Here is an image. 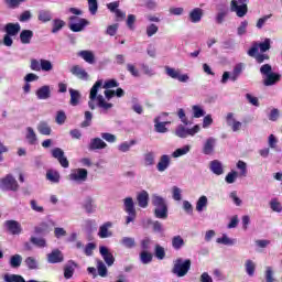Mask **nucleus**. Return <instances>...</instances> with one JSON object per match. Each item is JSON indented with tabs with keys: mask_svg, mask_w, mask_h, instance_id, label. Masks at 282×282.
<instances>
[{
	"mask_svg": "<svg viewBox=\"0 0 282 282\" xmlns=\"http://www.w3.org/2000/svg\"><path fill=\"white\" fill-rule=\"evenodd\" d=\"M102 87V79L97 80L90 89L88 107L94 111L96 109V104L99 109L104 111H109L113 107V104L107 102L102 95H98V89Z\"/></svg>",
	"mask_w": 282,
	"mask_h": 282,
	"instance_id": "obj_1",
	"label": "nucleus"
},
{
	"mask_svg": "<svg viewBox=\"0 0 282 282\" xmlns=\"http://www.w3.org/2000/svg\"><path fill=\"white\" fill-rule=\"evenodd\" d=\"M260 74L264 77L262 80L264 87H273V85L281 83V74L272 72V65L270 64L262 65Z\"/></svg>",
	"mask_w": 282,
	"mask_h": 282,
	"instance_id": "obj_2",
	"label": "nucleus"
},
{
	"mask_svg": "<svg viewBox=\"0 0 282 282\" xmlns=\"http://www.w3.org/2000/svg\"><path fill=\"white\" fill-rule=\"evenodd\" d=\"M152 205L154 206V217L156 219H169V205L166 199L159 195L152 196Z\"/></svg>",
	"mask_w": 282,
	"mask_h": 282,
	"instance_id": "obj_3",
	"label": "nucleus"
},
{
	"mask_svg": "<svg viewBox=\"0 0 282 282\" xmlns=\"http://www.w3.org/2000/svg\"><path fill=\"white\" fill-rule=\"evenodd\" d=\"M191 259H182L177 258L173 261V268H172V274L177 276L178 279H182L183 276H186L188 272L191 271Z\"/></svg>",
	"mask_w": 282,
	"mask_h": 282,
	"instance_id": "obj_4",
	"label": "nucleus"
},
{
	"mask_svg": "<svg viewBox=\"0 0 282 282\" xmlns=\"http://www.w3.org/2000/svg\"><path fill=\"white\" fill-rule=\"evenodd\" d=\"M1 191H11L17 193L19 191V182L12 174H7L4 177L0 178Z\"/></svg>",
	"mask_w": 282,
	"mask_h": 282,
	"instance_id": "obj_5",
	"label": "nucleus"
},
{
	"mask_svg": "<svg viewBox=\"0 0 282 282\" xmlns=\"http://www.w3.org/2000/svg\"><path fill=\"white\" fill-rule=\"evenodd\" d=\"M230 11L235 12L239 19L248 14V0H231Z\"/></svg>",
	"mask_w": 282,
	"mask_h": 282,
	"instance_id": "obj_6",
	"label": "nucleus"
},
{
	"mask_svg": "<svg viewBox=\"0 0 282 282\" xmlns=\"http://www.w3.org/2000/svg\"><path fill=\"white\" fill-rule=\"evenodd\" d=\"M69 24L68 28L72 32H83L85 28H87V24L89 21L83 18H78L77 15H73L69 18Z\"/></svg>",
	"mask_w": 282,
	"mask_h": 282,
	"instance_id": "obj_7",
	"label": "nucleus"
},
{
	"mask_svg": "<svg viewBox=\"0 0 282 282\" xmlns=\"http://www.w3.org/2000/svg\"><path fill=\"white\" fill-rule=\"evenodd\" d=\"M199 131H202L199 124H196L193 128H186L183 124H180L175 130V135L182 139L186 138L187 135H191L193 138V135L199 133Z\"/></svg>",
	"mask_w": 282,
	"mask_h": 282,
	"instance_id": "obj_8",
	"label": "nucleus"
},
{
	"mask_svg": "<svg viewBox=\"0 0 282 282\" xmlns=\"http://www.w3.org/2000/svg\"><path fill=\"white\" fill-rule=\"evenodd\" d=\"M270 43V39H265L262 43L254 42L251 48L247 52L248 56H254V54H259V50L262 54L268 52L272 47Z\"/></svg>",
	"mask_w": 282,
	"mask_h": 282,
	"instance_id": "obj_9",
	"label": "nucleus"
},
{
	"mask_svg": "<svg viewBox=\"0 0 282 282\" xmlns=\"http://www.w3.org/2000/svg\"><path fill=\"white\" fill-rule=\"evenodd\" d=\"M124 210L128 214L126 224H131L135 220V205L132 197H127L123 200Z\"/></svg>",
	"mask_w": 282,
	"mask_h": 282,
	"instance_id": "obj_10",
	"label": "nucleus"
},
{
	"mask_svg": "<svg viewBox=\"0 0 282 282\" xmlns=\"http://www.w3.org/2000/svg\"><path fill=\"white\" fill-rule=\"evenodd\" d=\"M165 74L170 76V78L178 80V83H188V80H191L188 74H182L180 69H175L170 66H165Z\"/></svg>",
	"mask_w": 282,
	"mask_h": 282,
	"instance_id": "obj_11",
	"label": "nucleus"
},
{
	"mask_svg": "<svg viewBox=\"0 0 282 282\" xmlns=\"http://www.w3.org/2000/svg\"><path fill=\"white\" fill-rule=\"evenodd\" d=\"M241 72H243V64H237L235 67H234V70L230 75L229 72H225L223 74V78L220 80V83L223 85H226L228 83V79L230 78V80H237V78H239V76H241Z\"/></svg>",
	"mask_w": 282,
	"mask_h": 282,
	"instance_id": "obj_12",
	"label": "nucleus"
},
{
	"mask_svg": "<svg viewBox=\"0 0 282 282\" xmlns=\"http://www.w3.org/2000/svg\"><path fill=\"white\" fill-rule=\"evenodd\" d=\"M88 175L89 172H87V170L77 169L69 174L68 180H70V182H76V184H83L87 182Z\"/></svg>",
	"mask_w": 282,
	"mask_h": 282,
	"instance_id": "obj_13",
	"label": "nucleus"
},
{
	"mask_svg": "<svg viewBox=\"0 0 282 282\" xmlns=\"http://www.w3.org/2000/svg\"><path fill=\"white\" fill-rule=\"evenodd\" d=\"M52 156L57 160L63 166V169H69V161L67 160V156H65V152L61 148H55L52 150Z\"/></svg>",
	"mask_w": 282,
	"mask_h": 282,
	"instance_id": "obj_14",
	"label": "nucleus"
},
{
	"mask_svg": "<svg viewBox=\"0 0 282 282\" xmlns=\"http://www.w3.org/2000/svg\"><path fill=\"white\" fill-rule=\"evenodd\" d=\"M3 226L9 235H21V232H23L20 221L7 220Z\"/></svg>",
	"mask_w": 282,
	"mask_h": 282,
	"instance_id": "obj_15",
	"label": "nucleus"
},
{
	"mask_svg": "<svg viewBox=\"0 0 282 282\" xmlns=\"http://www.w3.org/2000/svg\"><path fill=\"white\" fill-rule=\"evenodd\" d=\"M99 253L101 254L105 263L111 268L116 262V258H113V253L109 251V248L105 246L99 247Z\"/></svg>",
	"mask_w": 282,
	"mask_h": 282,
	"instance_id": "obj_16",
	"label": "nucleus"
},
{
	"mask_svg": "<svg viewBox=\"0 0 282 282\" xmlns=\"http://www.w3.org/2000/svg\"><path fill=\"white\" fill-rule=\"evenodd\" d=\"M217 145V139L210 137L205 140L203 144V153L204 155H213L215 153V147Z\"/></svg>",
	"mask_w": 282,
	"mask_h": 282,
	"instance_id": "obj_17",
	"label": "nucleus"
},
{
	"mask_svg": "<svg viewBox=\"0 0 282 282\" xmlns=\"http://www.w3.org/2000/svg\"><path fill=\"white\" fill-rule=\"evenodd\" d=\"M47 263H63L65 261V256L58 249L53 250L47 254Z\"/></svg>",
	"mask_w": 282,
	"mask_h": 282,
	"instance_id": "obj_18",
	"label": "nucleus"
},
{
	"mask_svg": "<svg viewBox=\"0 0 282 282\" xmlns=\"http://www.w3.org/2000/svg\"><path fill=\"white\" fill-rule=\"evenodd\" d=\"M70 74H73V76H76V78H79V80H89V74L87 73V70H85V68L80 67L79 65H74L70 68Z\"/></svg>",
	"mask_w": 282,
	"mask_h": 282,
	"instance_id": "obj_19",
	"label": "nucleus"
},
{
	"mask_svg": "<svg viewBox=\"0 0 282 282\" xmlns=\"http://www.w3.org/2000/svg\"><path fill=\"white\" fill-rule=\"evenodd\" d=\"M76 268H78V263H76L74 260H69L64 265V278L72 279V276H74V272H76Z\"/></svg>",
	"mask_w": 282,
	"mask_h": 282,
	"instance_id": "obj_20",
	"label": "nucleus"
},
{
	"mask_svg": "<svg viewBox=\"0 0 282 282\" xmlns=\"http://www.w3.org/2000/svg\"><path fill=\"white\" fill-rule=\"evenodd\" d=\"M35 95L39 100H47L48 98H52V89L50 86L44 85L36 90Z\"/></svg>",
	"mask_w": 282,
	"mask_h": 282,
	"instance_id": "obj_21",
	"label": "nucleus"
},
{
	"mask_svg": "<svg viewBox=\"0 0 282 282\" xmlns=\"http://www.w3.org/2000/svg\"><path fill=\"white\" fill-rule=\"evenodd\" d=\"M89 151H98L102 149H107V143L100 138H94L90 140L88 144Z\"/></svg>",
	"mask_w": 282,
	"mask_h": 282,
	"instance_id": "obj_22",
	"label": "nucleus"
},
{
	"mask_svg": "<svg viewBox=\"0 0 282 282\" xmlns=\"http://www.w3.org/2000/svg\"><path fill=\"white\" fill-rule=\"evenodd\" d=\"M113 224L111 221H107L104 225L99 227L98 237L100 239H108V237H112L113 232L109 231V228H111Z\"/></svg>",
	"mask_w": 282,
	"mask_h": 282,
	"instance_id": "obj_23",
	"label": "nucleus"
},
{
	"mask_svg": "<svg viewBox=\"0 0 282 282\" xmlns=\"http://www.w3.org/2000/svg\"><path fill=\"white\" fill-rule=\"evenodd\" d=\"M169 166H171V156H169L167 154H163L160 158L159 163L156 164V169L159 173H164V171H166Z\"/></svg>",
	"mask_w": 282,
	"mask_h": 282,
	"instance_id": "obj_24",
	"label": "nucleus"
},
{
	"mask_svg": "<svg viewBox=\"0 0 282 282\" xmlns=\"http://www.w3.org/2000/svg\"><path fill=\"white\" fill-rule=\"evenodd\" d=\"M4 32L9 36H17L21 32V24L17 23H7L4 26Z\"/></svg>",
	"mask_w": 282,
	"mask_h": 282,
	"instance_id": "obj_25",
	"label": "nucleus"
},
{
	"mask_svg": "<svg viewBox=\"0 0 282 282\" xmlns=\"http://www.w3.org/2000/svg\"><path fill=\"white\" fill-rule=\"evenodd\" d=\"M34 37V32L32 30H22L20 33V41L22 45H30L32 39Z\"/></svg>",
	"mask_w": 282,
	"mask_h": 282,
	"instance_id": "obj_26",
	"label": "nucleus"
},
{
	"mask_svg": "<svg viewBox=\"0 0 282 282\" xmlns=\"http://www.w3.org/2000/svg\"><path fill=\"white\" fill-rule=\"evenodd\" d=\"M209 169L214 175H224V164H221L219 160L212 161Z\"/></svg>",
	"mask_w": 282,
	"mask_h": 282,
	"instance_id": "obj_27",
	"label": "nucleus"
},
{
	"mask_svg": "<svg viewBox=\"0 0 282 282\" xmlns=\"http://www.w3.org/2000/svg\"><path fill=\"white\" fill-rule=\"evenodd\" d=\"M161 117H156L154 119V130L156 131V133H166V131H169V129L166 128V124H171V122L165 121L162 122L160 121Z\"/></svg>",
	"mask_w": 282,
	"mask_h": 282,
	"instance_id": "obj_28",
	"label": "nucleus"
},
{
	"mask_svg": "<svg viewBox=\"0 0 282 282\" xmlns=\"http://www.w3.org/2000/svg\"><path fill=\"white\" fill-rule=\"evenodd\" d=\"M69 94H70V100H69V105L72 107H78V105H80V91L69 88Z\"/></svg>",
	"mask_w": 282,
	"mask_h": 282,
	"instance_id": "obj_29",
	"label": "nucleus"
},
{
	"mask_svg": "<svg viewBox=\"0 0 282 282\" xmlns=\"http://www.w3.org/2000/svg\"><path fill=\"white\" fill-rule=\"evenodd\" d=\"M202 17H204V10L199 8H195L189 12V21H192V23H199Z\"/></svg>",
	"mask_w": 282,
	"mask_h": 282,
	"instance_id": "obj_30",
	"label": "nucleus"
},
{
	"mask_svg": "<svg viewBox=\"0 0 282 282\" xmlns=\"http://www.w3.org/2000/svg\"><path fill=\"white\" fill-rule=\"evenodd\" d=\"M137 200L140 208H147V206H149V193L147 191H142L138 194Z\"/></svg>",
	"mask_w": 282,
	"mask_h": 282,
	"instance_id": "obj_31",
	"label": "nucleus"
},
{
	"mask_svg": "<svg viewBox=\"0 0 282 282\" xmlns=\"http://www.w3.org/2000/svg\"><path fill=\"white\" fill-rule=\"evenodd\" d=\"M78 56H80L86 63H89V65H94V63H96V56L91 51H80Z\"/></svg>",
	"mask_w": 282,
	"mask_h": 282,
	"instance_id": "obj_32",
	"label": "nucleus"
},
{
	"mask_svg": "<svg viewBox=\"0 0 282 282\" xmlns=\"http://www.w3.org/2000/svg\"><path fill=\"white\" fill-rule=\"evenodd\" d=\"M37 131L41 135H52V127H50L47 121H40L37 124Z\"/></svg>",
	"mask_w": 282,
	"mask_h": 282,
	"instance_id": "obj_33",
	"label": "nucleus"
},
{
	"mask_svg": "<svg viewBox=\"0 0 282 282\" xmlns=\"http://www.w3.org/2000/svg\"><path fill=\"white\" fill-rule=\"evenodd\" d=\"M83 208L88 215L96 213V205H94V198L87 197L83 203Z\"/></svg>",
	"mask_w": 282,
	"mask_h": 282,
	"instance_id": "obj_34",
	"label": "nucleus"
},
{
	"mask_svg": "<svg viewBox=\"0 0 282 282\" xmlns=\"http://www.w3.org/2000/svg\"><path fill=\"white\" fill-rule=\"evenodd\" d=\"M37 20L41 21V23H50V21H52V11L40 10L37 13Z\"/></svg>",
	"mask_w": 282,
	"mask_h": 282,
	"instance_id": "obj_35",
	"label": "nucleus"
},
{
	"mask_svg": "<svg viewBox=\"0 0 282 282\" xmlns=\"http://www.w3.org/2000/svg\"><path fill=\"white\" fill-rule=\"evenodd\" d=\"M134 144H138V141L130 140L129 142H122L118 145V151H120V153H129Z\"/></svg>",
	"mask_w": 282,
	"mask_h": 282,
	"instance_id": "obj_36",
	"label": "nucleus"
},
{
	"mask_svg": "<svg viewBox=\"0 0 282 282\" xmlns=\"http://www.w3.org/2000/svg\"><path fill=\"white\" fill-rule=\"evenodd\" d=\"M144 166H153L155 164V152L147 151L143 154Z\"/></svg>",
	"mask_w": 282,
	"mask_h": 282,
	"instance_id": "obj_37",
	"label": "nucleus"
},
{
	"mask_svg": "<svg viewBox=\"0 0 282 282\" xmlns=\"http://www.w3.org/2000/svg\"><path fill=\"white\" fill-rule=\"evenodd\" d=\"M46 180L53 184H58L61 182V174L54 170H48L46 172Z\"/></svg>",
	"mask_w": 282,
	"mask_h": 282,
	"instance_id": "obj_38",
	"label": "nucleus"
},
{
	"mask_svg": "<svg viewBox=\"0 0 282 282\" xmlns=\"http://www.w3.org/2000/svg\"><path fill=\"white\" fill-rule=\"evenodd\" d=\"M139 259H140L141 263H143V265H149V263H151V261H153V253H151L149 251H141L139 254Z\"/></svg>",
	"mask_w": 282,
	"mask_h": 282,
	"instance_id": "obj_39",
	"label": "nucleus"
},
{
	"mask_svg": "<svg viewBox=\"0 0 282 282\" xmlns=\"http://www.w3.org/2000/svg\"><path fill=\"white\" fill-rule=\"evenodd\" d=\"M24 264L26 265L28 270H39V260H36L34 257L25 258Z\"/></svg>",
	"mask_w": 282,
	"mask_h": 282,
	"instance_id": "obj_40",
	"label": "nucleus"
},
{
	"mask_svg": "<svg viewBox=\"0 0 282 282\" xmlns=\"http://www.w3.org/2000/svg\"><path fill=\"white\" fill-rule=\"evenodd\" d=\"M3 281L4 282H25V278H23L22 275H19V274L6 273L3 275Z\"/></svg>",
	"mask_w": 282,
	"mask_h": 282,
	"instance_id": "obj_41",
	"label": "nucleus"
},
{
	"mask_svg": "<svg viewBox=\"0 0 282 282\" xmlns=\"http://www.w3.org/2000/svg\"><path fill=\"white\" fill-rule=\"evenodd\" d=\"M184 238H182V236H174L172 238V248H174V250H182V248H184Z\"/></svg>",
	"mask_w": 282,
	"mask_h": 282,
	"instance_id": "obj_42",
	"label": "nucleus"
},
{
	"mask_svg": "<svg viewBox=\"0 0 282 282\" xmlns=\"http://www.w3.org/2000/svg\"><path fill=\"white\" fill-rule=\"evenodd\" d=\"M245 269L248 276H254V270H257V263H254V261L252 260H246Z\"/></svg>",
	"mask_w": 282,
	"mask_h": 282,
	"instance_id": "obj_43",
	"label": "nucleus"
},
{
	"mask_svg": "<svg viewBox=\"0 0 282 282\" xmlns=\"http://www.w3.org/2000/svg\"><path fill=\"white\" fill-rule=\"evenodd\" d=\"M35 235H47L50 232V225L47 223H41L34 228Z\"/></svg>",
	"mask_w": 282,
	"mask_h": 282,
	"instance_id": "obj_44",
	"label": "nucleus"
},
{
	"mask_svg": "<svg viewBox=\"0 0 282 282\" xmlns=\"http://www.w3.org/2000/svg\"><path fill=\"white\" fill-rule=\"evenodd\" d=\"M26 140L29 144H36V141L39 140L36 138V132H34V129L32 127L26 128Z\"/></svg>",
	"mask_w": 282,
	"mask_h": 282,
	"instance_id": "obj_45",
	"label": "nucleus"
},
{
	"mask_svg": "<svg viewBox=\"0 0 282 282\" xmlns=\"http://www.w3.org/2000/svg\"><path fill=\"white\" fill-rule=\"evenodd\" d=\"M208 206V197L200 196L198 200L196 202V210L197 213H203L204 208Z\"/></svg>",
	"mask_w": 282,
	"mask_h": 282,
	"instance_id": "obj_46",
	"label": "nucleus"
},
{
	"mask_svg": "<svg viewBox=\"0 0 282 282\" xmlns=\"http://www.w3.org/2000/svg\"><path fill=\"white\" fill-rule=\"evenodd\" d=\"M120 243H121V246H123V248H128V249L135 248V238L123 237L120 240Z\"/></svg>",
	"mask_w": 282,
	"mask_h": 282,
	"instance_id": "obj_47",
	"label": "nucleus"
},
{
	"mask_svg": "<svg viewBox=\"0 0 282 282\" xmlns=\"http://www.w3.org/2000/svg\"><path fill=\"white\" fill-rule=\"evenodd\" d=\"M9 263L11 268H21V263H23V257H21V254H14L10 258Z\"/></svg>",
	"mask_w": 282,
	"mask_h": 282,
	"instance_id": "obj_48",
	"label": "nucleus"
},
{
	"mask_svg": "<svg viewBox=\"0 0 282 282\" xmlns=\"http://www.w3.org/2000/svg\"><path fill=\"white\" fill-rule=\"evenodd\" d=\"M63 28H65V21H63L61 19L53 20V29H52L53 34L61 32V30H63Z\"/></svg>",
	"mask_w": 282,
	"mask_h": 282,
	"instance_id": "obj_49",
	"label": "nucleus"
},
{
	"mask_svg": "<svg viewBox=\"0 0 282 282\" xmlns=\"http://www.w3.org/2000/svg\"><path fill=\"white\" fill-rule=\"evenodd\" d=\"M85 120L80 123L82 129H87V127H91V120L94 119V115L91 111H85L84 113Z\"/></svg>",
	"mask_w": 282,
	"mask_h": 282,
	"instance_id": "obj_50",
	"label": "nucleus"
},
{
	"mask_svg": "<svg viewBox=\"0 0 282 282\" xmlns=\"http://www.w3.org/2000/svg\"><path fill=\"white\" fill-rule=\"evenodd\" d=\"M189 151H191V145L178 148L172 153V158H182V155H186V153H188Z\"/></svg>",
	"mask_w": 282,
	"mask_h": 282,
	"instance_id": "obj_51",
	"label": "nucleus"
},
{
	"mask_svg": "<svg viewBox=\"0 0 282 282\" xmlns=\"http://www.w3.org/2000/svg\"><path fill=\"white\" fill-rule=\"evenodd\" d=\"M97 271L99 276H107V265L105 264V262H102V260L97 259Z\"/></svg>",
	"mask_w": 282,
	"mask_h": 282,
	"instance_id": "obj_52",
	"label": "nucleus"
},
{
	"mask_svg": "<svg viewBox=\"0 0 282 282\" xmlns=\"http://www.w3.org/2000/svg\"><path fill=\"white\" fill-rule=\"evenodd\" d=\"M236 166L240 171V177H246L248 175V164L246 162L238 161Z\"/></svg>",
	"mask_w": 282,
	"mask_h": 282,
	"instance_id": "obj_53",
	"label": "nucleus"
},
{
	"mask_svg": "<svg viewBox=\"0 0 282 282\" xmlns=\"http://www.w3.org/2000/svg\"><path fill=\"white\" fill-rule=\"evenodd\" d=\"M154 254H155L156 259L162 261L164 259V257H166V251L164 250V247H162L160 245H155Z\"/></svg>",
	"mask_w": 282,
	"mask_h": 282,
	"instance_id": "obj_54",
	"label": "nucleus"
},
{
	"mask_svg": "<svg viewBox=\"0 0 282 282\" xmlns=\"http://www.w3.org/2000/svg\"><path fill=\"white\" fill-rule=\"evenodd\" d=\"M148 224H151L154 232H164V227L160 220L148 219Z\"/></svg>",
	"mask_w": 282,
	"mask_h": 282,
	"instance_id": "obj_55",
	"label": "nucleus"
},
{
	"mask_svg": "<svg viewBox=\"0 0 282 282\" xmlns=\"http://www.w3.org/2000/svg\"><path fill=\"white\" fill-rule=\"evenodd\" d=\"M88 10L93 17L98 13V0H87Z\"/></svg>",
	"mask_w": 282,
	"mask_h": 282,
	"instance_id": "obj_56",
	"label": "nucleus"
},
{
	"mask_svg": "<svg viewBox=\"0 0 282 282\" xmlns=\"http://www.w3.org/2000/svg\"><path fill=\"white\" fill-rule=\"evenodd\" d=\"M237 177H239V173L237 171H231L226 175L225 182L227 184H235V182H237Z\"/></svg>",
	"mask_w": 282,
	"mask_h": 282,
	"instance_id": "obj_57",
	"label": "nucleus"
},
{
	"mask_svg": "<svg viewBox=\"0 0 282 282\" xmlns=\"http://www.w3.org/2000/svg\"><path fill=\"white\" fill-rule=\"evenodd\" d=\"M54 69V65L50 59H41V70L42 72H52Z\"/></svg>",
	"mask_w": 282,
	"mask_h": 282,
	"instance_id": "obj_58",
	"label": "nucleus"
},
{
	"mask_svg": "<svg viewBox=\"0 0 282 282\" xmlns=\"http://www.w3.org/2000/svg\"><path fill=\"white\" fill-rule=\"evenodd\" d=\"M216 241L223 246H235V240L230 239L226 234L221 238H217Z\"/></svg>",
	"mask_w": 282,
	"mask_h": 282,
	"instance_id": "obj_59",
	"label": "nucleus"
},
{
	"mask_svg": "<svg viewBox=\"0 0 282 282\" xmlns=\"http://www.w3.org/2000/svg\"><path fill=\"white\" fill-rule=\"evenodd\" d=\"M160 30V28H158L156 24H149L145 29V34L147 36L151 37V36H155V34H158V31Z\"/></svg>",
	"mask_w": 282,
	"mask_h": 282,
	"instance_id": "obj_60",
	"label": "nucleus"
},
{
	"mask_svg": "<svg viewBox=\"0 0 282 282\" xmlns=\"http://www.w3.org/2000/svg\"><path fill=\"white\" fill-rule=\"evenodd\" d=\"M31 243H33V246H36L37 248H45L47 246V242L44 238L36 237H31Z\"/></svg>",
	"mask_w": 282,
	"mask_h": 282,
	"instance_id": "obj_61",
	"label": "nucleus"
},
{
	"mask_svg": "<svg viewBox=\"0 0 282 282\" xmlns=\"http://www.w3.org/2000/svg\"><path fill=\"white\" fill-rule=\"evenodd\" d=\"M31 19H32V11L30 10L23 11L19 17L20 23H28V21H30Z\"/></svg>",
	"mask_w": 282,
	"mask_h": 282,
	"instance_id": "obj_62",
	"label": "nucleus"
},
{
	"mask_svg": "<svg viewBox=\"0 0 282 282\" xmlns=\"http://www.w3.org/2000/svg\"><path fill=\"white\" fill-rule=\"evenodd\" d=\"M65 120H67V115H65V111L63 110L57 111L55 117V122L57 124H65Z\"/></svg>",
	"mask_w": 282,
	"mask_h": 282,
	"instance_id": "obj_63",
	"label": "nucleus"
},
{
	"mask_svg": "<svg viewBox=\"0 0 282 282\" xmlns=\"http://www.w3.org/2000/svg\"><path fill=\"white\" fill-rule=\"evenodd\" d=\"M270 208L273 210V213H282V205L276 199H272L270 202Z\"/></svg>",
	"mask_w": 282,
	"mask_h": 282,
	"instance_id": "obj_64",
	"label": "nucleus"
}]
</instances>
